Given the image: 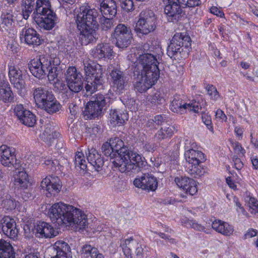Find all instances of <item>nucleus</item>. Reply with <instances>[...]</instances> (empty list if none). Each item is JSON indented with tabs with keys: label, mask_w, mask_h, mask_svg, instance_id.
<instances>
[{
	"label": "nucleus",
	"mask_w": 258,
	"mask_h": 258,
	"mask_svg": "<svg viewBox=\"0 0 258 258\" xmlns=\"http://www.w3.org/2000/svg\"><path fill=\"white\" fill-rule=\"evenodd\" d=\"M102 150L110 157L115 167L121 172H130L142 167L145 158L137 152L129 150L123 141L118 137L111 138L103 144Z\"/></svg>",
	"instance_id": "f257e3e1"
},
{
	"label": "nucleus",
	"mask_w": 258,
	"mask_h": 258,
	"mask_svg": "<svg viewBox=\"0 0 258 258\" xmlns=\"http://www.w3.org/2000/svg\"><path fill=\"white\" fill-rule=\"evenodd\" d=\"M42 211L50 221L59 225L83 229L88 225L87 215L82 210L73 205L59 202L42 205Z\"/></svg>",
	"instance_id": "f03ea898"
},
{
	"label": "nucleus",
	"mask_w": 258,
	"mask_h": 258,
	"mask_svg": "<svg viewBox=\"0 0 258 258\" xmlns=\"http://www.w3.org/2000/svg\"><path fill=\"white\" fill-rule=\"evenodd\" d=\"M158 64L157 58L150 53L141 55L134 63L135 75H136V72L142 71L141 75L137 74L135 87L138 91L142 92L146 91L157 81L159 77Z\"/></svg>",
	"instance_id": "7ed1b4c3"
},
{
	"label": "nucleus",
	"mask_w": 258,
	"mask_h": 258,
	"mask_svg": "<svg viewBox=\"0 0 258 258\" xmlns=\"http://www.w3.org/2000/svg\"><path fill=\"white\" fill-rule=\"evenodd\" d=\"M76 18L78 29L80 31L79 39L82 44L87 45L95 41L97 38L98 25L97 18L98 13L88 5L82 6Z\"/></svg>",
	"instance_id": "20e7f679"
},
{
	"label": "nucleus",
	"mask_w": 258,
	"mask_h": 258,
	"mask_svg": "<svg viewBox=\"0 0 258 258\" xmlns=\"http://www.w3.org/2000/svg\"><path fill=\"white\" fill-rule=\"evenodd\" d=\"M33 98L38 108L49 113L56 112L61 108V105L51 92L43 88H37L34 90Z\"/></svg>",
	"instance_id": "39448f33"
},
{
	"label": "nucleus",
	"mask_w": 258,
	"mask_h": 258,
	"mask_svg": "<svg viewBox=\"0 0 258 258\" xmlns=\"http://www.w3.org/2000/svg\"><path fill=\"white\" fill-rule=\"evenodd\" d=\"M84 71L86 82L85 89L87 92L92 94L102 84L103 69L102 66L98 63L93 62H85L84 63Z\"/></svg>",
	"instance_id": "423d86ee"
},
{
	"label": "nucleus",
	"mask_w": 258,
	"mask_h": 258,
	"mask_svg": "<svg viewBox=\"0 0 258 258\" xmlns=\"http://www.w3.org/2000/svg\"><path fill=\"white\" fill-rule=\"evenodd\" d=\"M191 49V40L189 36L181 33H177L173 36L167 49V54L172 57L178 54L181 57H186Z\"/></svg>",
	"instance_id": "0eeeda50"
},
{
	"label": "nucleus",
	"mask_w": 258,
	"mask_h": 258,
	"mask_svg": "<svg viewBox=\"0 0 258 258\" xmlns=\"http://www.w3.org/2000/svg\"><path fill=\"white\" fill-rule=\"evenodd\" d=\"M111 102L108 96L97 94L86 105L83 111V115L86 119H95L102 114L103 108L109 105Z\"/></svg>",
	"instance_id": "6e6552de"
},
{
	"label": "nucleus",
	"mask_w": 258,
	"mask_h": 258,
	"mask_svg": "<svg viewBox=\"0 0 258 258\" xmlns=\"http://www.w3.org/2000/svg\"><path fill=\"white\" fill-rule=\"evenodd\" d=\"M164 12L170 21L176 20L181 12V7H194L200 4V0H163Z\"/></svg>",
	"instance_id": "1a4fd4ad"
},
{
	"label": "nucleus",
	"mask_w": 258,
	"mask_h": 258,
	"mask_svg": "<svg viewBox=\"0 0 258 258\" xmlns=\"http://www.w3.org/2000/svg\"><path fill=\"white\" fill-rule=\"evenodd\" d=\"M156 28V18L153 12L148 10L141 12L135 26V31L138 35H147Z\"/></svg>",
	"instance_id": "9d476101"
},
{
	"label": "nucleus",
	"mask_w": 258,
	"mask_h": 258,
	"mask_svg": "<svg viewBox=\"0 0 258 258\" xmlns=\"http://www.w3.org/2000/svg\"><path fill=\"white\" fill-rule=\"evenodd\" d=\"M8 69L9 77L11 84L20 96H25L27 92L24 80L25 73L13 62L9 64Z\"/></svg>",
	"instance_id": "9b49d317"
},
{
	"label": "nucleus",
	"mask_w": 258,
	"mask_h": 258,
	"mask_svg": "<svg viewBox=\"0 0 258 258\" xmlns=\"http://www.w3.org/2000/svg\"><path fill=\"white\" fill-rule=\"evenodd\" d=\"M184 158L186 171L191 175H200L201 170L200 164L204 158L203 153L197 150L189 149L184 153Z\"/></svg>",
	"instance_id": "f8f14e48"
},
{
	"label": "nucleus",
	"mask_w": 258,
	"mask_h": 258,
	"mask_svg": "<svg viewBox=\"0 0 258 258\" xmlns=\"http://www.w3.org/2000/svg\"><path fill=\"white\" fill-rule=\"evenodd\" d=\"M117 47L124 48L128 47L133 41V34L130 28L122 24H118L112 35Z\"/></svg>",
	"instance_id": "ddd939ff"
},
{
	"label": "nucleus",
	"mask_w": 258,
	"mask_h": 258,
	"mask_svg": "<svg viewBox=\"0 0 258 258\" xmlns=\"http://www.w3.org/2000/svg\"><path fill=\"white\" fill-rule=\"evenodd\" d=\"M50 64V56L41 55L39 58L31 60L29 69L35 77L42 79L46 75V71Z\"/></svg>",
	"instance_id": "4468645a"
},
{
	"label": "nucleus",
	"mask_w": 258,
	"mask_h": 258,
	"mask_svg": "<svg viewBox=\"0 0 258 258\" xmlns=\"http://www.w3.org/2000/svg\"><path fill=\"white\" fill-rule=\"evenodd\" d=\"M170 108L172 111L180 113L189 111L194 112H199L202 109L201 103L195 100L184 102L179 96H176L172 101Z\"/></svg>",
	"instance_id": "2eb2a0df"
},
{
	"label": "nucleus",
	"mask_w": 258,
	"mask_h": 258,
	"mask_svg": "<svg viewBox=\"0 0 258 258\" xmlns=\"http://www.w3.org/2000/svg\"><path fill=\"white\" fill-rule=\"evenodd\" d=\"M67 86L70 90L78 93L83 88V79L81 74L74 67H69L65 74Z\"/></svg>",
	"instance_id": "dca6fc26"
},
{
	"label": "nucleus",
	"mask_w": 258,
	"mask_h": 258,
	"mask_svg": "<svg viewBox=\"0 0 258 258\" xmlns=\"http://www.w3.org/2000/svg\"><path fill=\"white\" fill-rule=\"evenodd\" d=\"M40 187L46 192L47 197H51L60 192L62 183L57 176L49 175L42 179Z\"/></svg>",
	"instance_id": "f3484780"
},
{
	"label": "nucleus",
	"mask_w": 258,
	"mask_h": 258,
	"mask_svg": "<svg viewBox=\"0 0 258 258\" xmlns=\"http://www.w3.org/2000/svg\"><path fill=\"white\" fill-rule=\"evenodd\" d=\"M0 227L2 232L14 240L18 239L19 229L15 220L9 216H4L0 219Z\"/></svg>",
	"instance_id": "a211bd4d"
},
{
	"label": "nucleus",
	"mask_w": 258,
	"mask_h": 258,
	"mask_svg": "<svg viewBox=\"0 0 258 258\" xmlns=\"http://www.w3.org/2000/svg\"><path fill=\"white\" fill-rule=\"evenodd\" d=\"M177 187L186 194L195 196L198 191V182L195 179L187 176H178L174 179Z\"/></svg>",
	"instance_id": "6ab92c4d"
},
{
	"label": "nucleus",
	"mask_w": 258,
	"mask_h": 258,
	"mask_svg": "<svg viewBox=\"0 0 258 258\" xmlns=\"http://www.w3.org/2000/svg\"><path fill=\"white\" fill-rule=\"evenodd\" d=\"M33 232L40 238H51L58 234V232L49 223L44 221L37 222L34 226Z\"/></svg>",
	"instance_id": "aec40b11"
},
{
	"label": "nucleus",
	"mask_w": 258,
	"mask_h": 258,
	"mask_svg": "<svg viewBox=\"0 0 258 258\" xmlns=\"http://www.w3.org/2000/svg\"><path fill=\"white\" fill-rule=\"evenodd\" d=\"M11 11L4 12L1 16V22L0 28L1 30L9 35H14L16 33V29L15 25V21L16 19L20 20L22 17L15 16Z\"/></svg>",
	"instance_id": "412c9836"
},
{
	"label": "nucleus",
	"mask_w": 258,
	"mask_h": 258,
	"mask_svg": "<svg viewBox=\"0 0 258 258\" xmlns=\"http://www.w3.org/2000/svg\"><path fill=\"white\" fill-rule=\"evenodd\" d=\"M20 38L22 42L33 47L40 45L43 41L38 33L34 29L29 27L22 29Z\"/></svg>",
	"instance_id": "4be33fe9"
},
{
	"label": "nucleus",
	"mask_w": 258,
	"mask_h": 258,
	"mask_svg": "<svg viewBox=\"0 0 258 258\" xmlns=\"http://www.w3.org/2000/svg\"><path fill=\"white\" fill-rule=\"evenodd\" d=\"M157 178L151 174H144L137 177L134 181V184L138 188L148 191H155L158 187Z\"/></svg>",
	"instance_id": "5701e85b"
},
{
	"label": "nucleus",
	"mask_w": 258,
	"mask_h": 258,
	"mask_svg": "<svg viewBox=\"0 0 258 258\" xmlns=\"http://www.w3.org/2000/svg\"><path fill=\"white\" fill-rule=\"evenodd\" d=\"M107 70L110 71V81L113 89L120 93L124 89L126 83L123 73L117 67H113L112 65H110Z\"/></svg>",
	"instance_id": "b1692460"
},
{
	"label": "nucleus",
	"mask_w": 258,
	"mask_h": 258,
	"mask_svg": "<svg viewBox=\"0 0 258 258\" xmlns=\"http://www.w3.org/2000/svg\"><path fill=\"white\" fill-rule=\"evenodd\" d=\"M17 161L15 149L6 145L0 146V162L7 167H14Z\"/></svg>",
	"instance_id": "393cba45"
},
{
	"label": "nucleus",
	"mask_w": 258,
	"mask_h": 258,
	"mask_svg": "<svg viewBox=\"0 0 258 258\" xmlns=\"http://www.w3.org/2000/svg\"><path fill=\"white\" fill-rule=\"evenodd\" d=\"M14 113L19 120L25 125L32 127L36 122L35 115L22 104H18L15 107Z\"/></svg>",
	"instance_id": "a878e982"
},
{
	"label": "nucleus",
	"mask_w": 258,
	"mask_h": 258,
	"mask_svg": "<svg viewBox=\"0 0 258 258\" xmlns=\"http://www.w3.org/2000/svg\"><path fill=\"white\" fill-rule=\"evenodd\" d=\"M91 54L96 58L110 59L113 57L112 46L108 43H99L91 51Z\"/></svg>",
	"instance_id": "bb28decb"
},
{
	"label": "nucleus",
	"mask_w": 258,
	"mask_h": 258,
	"mask_svg": "<svg viewBox=\"0 0 258 258\" xmlns=\"http://www.w3.org/2000/svg\"><path fill=\"white\" fill-rule=\"evenodd\" d=\"M60 63V60L58 57L54 55L50 56V64L47 70L46 75L50 83L59 78L61 72L58 66Z\"/></svg>",
	"instance_id": "cd10ccee"
},
{
	"label": "nucleus",
	"mask_w": 258,
	"mask_h": 258,
	"mask_svg": "<svg viewBox=\"0 0 258 258\" xmlns=\"http://www.w3.org/2000/svg\"><path fill=\"white\" fill-rule=\"evenodd\" d=\"M13 182L18 188L26 189L30 185L28 174L24 168L17 169L13 174Z\"/></svg>",
	"instance_id": "c85d7f7f"
},
{
	"label": "nucleus",
	"mask_w": 258,
	"mask_h": 258,
	"mask_svg": "<svg viewBox=\"0 0 258 258\" xmlns=\"http://www.w3.org/2000/svg\"><path fill=\"white\" fill-rule=\"evenodd\" d=\"M13 99V93L6 76H0V100L8 102Z\"/></svg>",
	"instance_id": "c756f323"
},
{
	"label": "nucleus",
	"mask_w": 258,
	"mask_h": 258,
	"mask_svg": "<svg viewBox=\"0 0 258 258\" xmlns=\"http://www.w3.org/2000/svg\"><path fill=\"white\" fill-rule=\"evenodd\" d=\"M41 17L34 16V19L36 23L40 26L43 27L46 29H52L56 21V16L53 11L51 13H47L46 14L40 15Z\"/></svg>",
	"instance_id": "7c9ffc66"
},
{
	"label": "nucleus",
	"mask_w": 258,
	"mask_h": 258,
	"mask_svg": "<svg viewBox=\"0 0 258 258\" xmlns=\"http://www.w3.org/2000/svg\"><path fill=\"white\" fill-rule=\"evenodd\" d=\"M212 227L216 232L226 236L232 235L234 231L232 225L220 220H215L213 221Z\"/></svg>",
	"instance_id": "2f4dec72"
},
{
	"label": "nucleus",
	"mask_w": 258,
	"mask_h": 258,
	"mask_svg": "<svg viewBox=\"0 0 258 258\" xmlns=\"http://www.w3.org/2000/svg\"><path fill=\"white\" fill-rule=\"evenodd\" d=\"M128 115L126 111L120 110H111L110 112V123L112 127L120 126L127 120Z\"/></svg>",
	"instance_id": "473e14b6"
},
{
	"label": "nucleus",
	"mask_w": 258,
	"mask_h": 258,
	"mask_svg": "<svg viewBox=\"0 0 258 258\" xmlns=\"http://www.w3.org/2000/svg\"><path fill=\"white\" fill-rule=\"evenodd\" d=\"M102 1L100 4V11L102 15L113 18L117 13V7L113 0H99Z\"/></svg>",
	"instance_id": "72a5a7b5"
},
{
	"label": "nucleus",
	"mask_w": 258,
	"mask_h": 258,
	"mask_svg": "<svg viewBox=\"0 0 258 258\" xmlns=\"http://www.w3.org/2000/svg\"><path fill=\"white\" fill-rule=\"evenodd\" d=\"M87 157L88 162L96 170L99 171L101 168L104 162L101 155L96 150L92 149L89 150Z\"/></svg>",
	"instance_id": "f704fd0d"
},
{
	"label": "nucleus",
	"mask_w": 258,
	"mask_h": 258,
	"mask_svg": "<svg viewBox=\"0 0 258 258\" xmlns=\"http://www.w3.org/2000/svg\"><path fill=\"white\" fill-rule=\"evenodd\" d=\"M52 11L50 0H36V14H34V16L40 17V15L51 13Z\"/></svg>",
	"instance_id": "c9c22d12"
},
{
	"label": "nucleus",
	"mask_w": 258,
	"mask_h": 258,
	"mask_svg": "<svg viewBox=\"0 0 258 258\" xmlns=\"http://www.w3.org/2000/svg\"><path fill=\"white\" fill-rule=\"evenodd\" d=\"M0 258H14L12 246L5 240H0Z\"/></svg>",
	"instance_id": "e433bc0d"
},
{
	"label": "nucleus",
	"mask_w": 258,
	"mask_h": 258,
	"mask_svg": "<svg viewBox=\"0 0 258 258\" xmlns=\"http://www.w3.org/2000/svg\"><path fill=\"white\" fill-rule=\"evenodd\" d=\"M81 253L86 258L89 257L91 258H104V256L102 253H99L96 248L88 244L85 245L82 247Z\"/></svg>",
	"instance_id": "4c0bfd02"
},
{
	"label": "nucleus",
	"mask_w": 258,
	"mask_h": 258,
	"mask_svg": "<svg viewBox=\"0 0 258 258\" xmlns=\"http://www.w3.org/2000/svg\"><path fill=\"white\" fill-rule=\"evenodd\" d=\"M174 130L172 126H165L159 130L155 134L154 141L157 142L170 138L174 134Z\"/></svg>",
	"instance_id": "58836bf2"
},
{
	"label": "nucleus",
	"mask_w": 258,
	"mask_h": 258,
	"mask_svg": "<svg viewBox=\"0 0 258 258\" xmlns=\"http://www.w3.org/2000/svg\"><path fill=\"white\" fill-rule=\"evenodd\" d=\"M53 249L57 254L72 255L71 249L70 245L62 240L56 241L52 246Z\"/></svg>",
	"instance_id": "ea45409f"
},
{
	"label": "nucleus",
	"mask_w": 258,
	"mask_h": 258,
	"mask_svg": "<svg viewBox=\"0 0 258 258\" xmlns=\"http://www.w3.org/2000/svg\"><path fill=\"white\" fill-rule=\"evenodd\" d=\"M58 132L54 130L51 125H48L44 131L41 134V139L47 143H50L52 139H55L59 136Z\"/></svg>",
	"instance_id": "a19ab883"
},
{
	"label": "nucleus",
	"mask_w": 258,
	"mask_h": 258,
	"mask_svg": "<svg viewBox=\"0 0 258 258\" xmlns=\"http://www.w3.org/2000/svg\"><path fill=\"white\" fill-rule=\"evenodd\" d=\"M35 0H23L22 11V14H20V16L22 17L24 19L27 20L30 14L33 11Z\"/></svg>",
	"instance_id": "79ce46f5"
},
{
	"label": "nucleus",
	"mask_w": 258,
	"mask_h": 258,
	"mask_svg": "<svg viewBox=\"0 0 258 258\" xmlns=\"http://www.w3.org/2000/svg\"><path fill=\"white\" fill-rule=\"evenodd\" d=\"M226 182L230 188L234 190H237L238 186H241L243 183L241 178L233 174L226 178Z\"/></svg>",
	"instance_id": "37998d69"
},
{
	"label": "nucleus",
	"mask_w": 258,
	"mask_h": 258,
	"mask_svg": "<svg viewBox=\"0 0 258 258\" xmlns=\"http://www.w3.org/2000/svg\"><path fill=\"white\" fill-rule=\"evenodd\" d=\"M75 164L77 169L84 171L87 169L86 162L83 153L78 152L75 157Z\"/></svg>",
	"instance_id": "c03bdc74"
},
{
	"label": "nucleus",
	"mask_w": 258,
	"mask_h": 258,
	"mask_svg": "<svg viewBox=\"0 0 258 258\" xmlns=\"http://www.w3.org/2000/svg\"><path fill=\"white\" fill-rule=\"evenodd\" d=\"M182 224L187 228H192L197 230L200 231H205V227L201 224L198 223L195 221L190 220L185 217L181 220Z\"/></svg>",
	"instance_id": "a18cd8bd"
},
{
	"label": "nucleus",
	"mask_w": 258,
	"mask_h": 258,
	"mask_svg": "<svg viewBox=\"0 0 258 258\" xmlns=\"http://www.w3.org/2000/svg\"><path fill=\"white\" fill-rule=\"evenodd\" d=\"M245 202L249 208V211L252 214L258 213V201L253 197H247Z\"/></svg>",
	"instance_id": "49530a36"
},
{
	"label": "nucleus",
	"mask_w": 258,
	"mask_h": 258,
	"mask_svg": "<svg viewBox=\"0 0 258 258\" xmlns=\"http://www.w3.org/2000/svg\"><path fill=\"white\" fill-rule=\"evenodd\" d=\"M19 203L11 198H7L2 201V206L8 211L14 210L18 206Z\"/></svg>",
	"instance_id": "de8ad7c7"
},
{
	"label": "nucleus",
	"mask_w": 258,
	"mask_h": 258,
	"mask_svg": "<svg viewBox=\"0 0 258 258\" xmlns=\"http://www.w3.org/2000/svg\"><path fill=\"white\" fill-rule=\"evenodd\" d=\"M206 89L211 100L216 101L221 99V96L217 91V89L213 85H208L207 86Z\"/></svg>",
	"instance_id": "09e8293b"
},
{
	"label": "nucleus",
	"mask_w": 258,
	"mask_h": 258,
	"mask_svg": "<svg viewBox=\"0 0 258 258\" xmlns=\"http://www.w3.org/2000/svg\"><path fill=\"white\" fill-rule=\"evenodd\" d=\"M121 9L125 12H130L134 10V4L133 0H118Z\"/></svg>",
	"instance_id": "8fccbe9b"
},
{
	"label": "nucleus",
	"mask_w": 258,
	"mask_h": 258,
	"mask_svg": "<svg viewBox=\"0 0 258 258\" xmlns=\"http://www.w3.org/2000/svg\"><path fill=\"white\" fill-rule=\"evenodd\" d=\"M41 163L48 168L51 170H57V167H58L59 162L57 160H51L49 158H44L41 160Z\"/></svg>",
	"instance_id": "3c124183"
},
{
	"label": "nucleus",
	"mask_w": 258,
	"mask_h": 258,
	"mask_svg": "<svg viewBox=\"0 0 258 258\" xmlns=\"http://www.w3.org/2000/svg\"><path fill=\"white\" fill-rule=\"evenodd\" d=\"M202 119L203 123L207 126L208 130L211 133H214V130L211 116L208 113L203 112L202 114Z\"/></svg>",
	"instance_id": "603ef678"
},
{
	"label": "nucleus",
	"mask_w": 258,
	"mask_h": 258,
	"mask_svg": "<svg viewBox=\"0 0 258 258\" xmlns=\"http://www.w3.org/2000/svg\"><path fill=\"white\" fill-rule=\"evenodd\" d=\"M231 145L234 151L239 156H243L245 153V150L237 142L231 141Z\"/></svg>",
	"instance_id": "864d4df0"
},
{
	"label": "nucleus",
	"mask_w": 258,
	"mask_h": 258,
	"mask_svg": "<svg viewBox=\"0 0 258 258\" xmlns=\"http://www.w3.org/2000/svg\"><path fill=\"white\" fill-rule=\"evenodd\" d=\"M215 119L218 122L223 123L227 121V117L222 110L218 109L215 112Z\"/></svg>",
	"instance_id": "5fc2aeb1"
},
{
	"label": "nucleus",
	"mask_w": 258,
	"mask_h": 258,
	"mask_svg": "<svg viewBox=\"0 0 258 258\" xmlns=\"http://www.w3.org/2000/svg\"><path fill=\"white\" fill-rule=\"evenodd\" d=\"M7 50L12 51L13 53L16 52L18 49V44L17 41L13 38L8 41L7 45Z\"/></svg>",
	"instance_id": "6e6d98bb"
},
{
	"label": "nucleus",
	"mask_w": 258,
	"mask_h": 258,
	"mask_svg": "<svg viewBox=\"0 0 258 258\" xmlns=\"http://www.w3.org/2000/svg\"><path fill=\"white\" fill-rule=\"evenodd\" d=\"M105 16H104L102 18L101 23L103 29L104 30H107L112 27V21L111 20V18H105Z\"/></svg>",
	"instance_id": "4d7b16f0"
},
{
	"label": "nucleus",
	"mask_w": 258,
	"mask_h": 258,
	"mask_svg": "<svg viewBox=\"0 0 258 258\" xmlns=\"http://www.w3.org/2000/svg\"><path fill=\"white\" fill-rule=\"evenodd\" d=\"M210 12L211 14L220 18H224L225 17L224 13L221 10L220 8H218L216 6H212L210 9Z\"/></svg>",
	"instance_id": "13d9d810"
},
{
	"label": "nucleus",
	"mask_w": 258,
	"mask_h": 258,
	"mask_svg": "<svg viewBox=\"0 0 258 258\" xmlns=\"http://www.w3.org/2000/svg\"><path fill=\"white\" fill-rule=\"evenodd\" d=\"M51 83L53 84L54 88L59 91H63L66 88L65 84L59 78Z\"/></svg>",
	"instance_id": "bf43d9fd"
},
{
	"label": "nucleus",
	"mask_w": 258,
	"mask_h": 258,
	"mask_svg": "<svg viewBox=\"0 0 258 258\" xmlns=\"http://www.w3.org/2000/svg\"><path fill=\"white\" fill-rule=\"evenodd\" d=\"M233 202L235 203L236 206V210L238 213H240L243 215H246L247 214L246 212L244 210L243 208L241 206L240 204L239 200L237 198L234 197H233Z\"/></svg>",
	"instance_id": "052dcab7"
},
{
	"label": "nucleus",
	"mask_w": 258,
	"mask_h": 258,
	"mask_svg": "<svg viewBox=\"0 0 258 258\" xmlns=\"http://www.w3.org/2000/svg\"><path fill=\"white\" fill-rule=\"evenodd\" d=\"M257 234V231L254 229H249L245 233L244 237L245 239H249L255 236Z\"/></svg>",
	"instance_id": "680f3d73"
},
{
	"label": "nucleus",
	"mask_w": 258,
	"mask_h": 258,
	"mask_svg": "<svg viewBox=\"0 0 258 258\" xmlns=\"http://www.w3.org/2000/svg\"><path fill=\"white\" fill-rule=\"evenodd\" d=\"M158 234L161 238L166 240L169 243L171 244H174L176 243L175 240L174 238L170 237L169 236L161 232L158 233Z\"/></svg>",
	"instance_id": "e2e57ef3"
},
{
	"label": "nucleus",
	"mask_w": 258,
	"mask_h": 258,
	"mask_svg": "<svg viewBox=\"0 0 258 258\" xmlns=\"http://www.w3.org/2000/svg\"><path fill=\"white\" fill-rule=\"evenodd\" d=\"M151 161L153 163L154 166L157 168L160 167L162 165H164L162 162V158H153L151 159Z\"/></svg>",
	"instance_id": "0e129e2a"
},
{
	"label": "nucleus",
	"mask_w": 258,
	"mask_h": 258,
	"mask_svg": "<svg viewBox=\"0 0 258 258\" xmlns=\"http://www.w3.org/2000/svg\"><path fill=\"white\" fill-rule=\"evenodd\" d=\"M234 133L238 140H241L242 139L243 133V130L242 128L238 126H235L234 128Z\"/></svg>",
	"instance_id": "69168bd1"
},
{
	"label": "nucleus",
	"mask_w": 258,
	"mask_h": 258,
	"mask_svg": "<svg viewBox=\"0 0 258 258\" xmlns=\"http://www.w3.org/2000/svg\"><path fill=\"white\" fill-rule=\"evenodd\" d=\"M234 167L237 170H240L243 167V164L239 158H236L233 160Z\"/></svg>",
	"instance_id": "338daca9"
},
{
	"label": "nucleus",
	"mask_w": 258,
	"mask_h": 258,
	"mask_svg": "<svg viewBox=\"0 0 258 258\" xmlns=\"http://www.w3.org/2000/svg\"><path fill=\"white\" fill-rule=\"evenodd\" d=\"M206 258H223V256L217 252H210L207 255Z\"/></svg>",
	"instance_id": "774afa93"
}]
</instances>
